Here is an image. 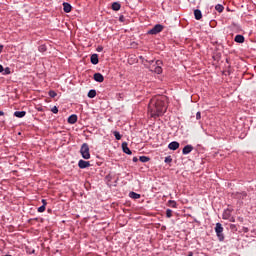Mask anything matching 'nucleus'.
<instances>
[{"label": "nucleus", "mask_w": 256, "mask_h": 256, "mask_svg": "<svg viewBox=\"0 0 256 256\" xmlns=\"http://www.w3.org/2000/svg\"><path fill=\"white\" fill-rule=\"evenodd\" d=\"M27 115V112L25 111H15L14 117H18V119H22V117H25Z\"/></svg>", "instance_id": "f3484780"}, {"label": "nucleus", "mask_w": 256, "mask_h": 256, "mask_svg": "<svg viewBox=\"0 0 256 256\" xmlns=\"http://www.w3.org/2000/svg\"><path fill=\"white\" fill-rule=\"evenodd\" d=\"M51 111H52V113L57 114V113H59V108H57V106H54L51 108Z\"/></svg>", "instance_id": "bb28decb"}, {"label": "nucleus", "mask_w": 256, "mask_h": 256, "mask_svg": "<svg viewBox=\"0 0 256 256\" xmlns=\"http://www.w3.org/2000/svg\"><path fill=\"white\" fill-rule=\"evenodd\" d=\"M163 29H165V26L156 24L152 29L148 31V35H158V33H161Z\"/></svg>", "instance_id": "39448f33"}, {"label": "nucleus", "mask_w": 256, "mask_h": 256, "mask_svg": "<svg viewBox=\"0 0 256 256\" xmlns=\"http://www.w3.org/2000/svg\"><path fill=\"white\" fill-rule=\"evenodd\" d=\"M39 51H40L41 53H44V51H47V48H46L45 46H40V47H39Z\"/></svg>", "instance_id": "c85d7f7f"}, {"label": "nucleus", "mask_w": 256, "mask_h": 256, "mask_svg": "<svg viewBox=\"0 0 256 256\" xmlns=\"http://www.w3.org/2000/svg\"><path fill=\"white\" fill-rule=\"evenodd\" d=\"M173 159H171V156H168L165 158V163H171Z\"/></svg>", "instance_id": "7c9ffc66"}, {"label": "nucleus", "mask_w": 256, "mask_h": 256, "mask_svg": "<svg viewBox=\"0 0 256 256\" xmlns=\"http://www.w3.org/2000/svg\"><path fill=\"white\" fill-rule=\"evenodd\" d=\"M191 151H193V145L188 144V145L184 146V148L182 149V155H189V153H191Z\"/></svg>", "instance_id": "6e6552de"}, {"label": "nucleus", "mask_w": 256, "mask_h": 256, "mask_svg": "<svg viewBox=\"0 0 256 256\" xmlns=\"http://www.w3.org/2000/svg\"><path fill=\"white\" fill-rule=\"evenodd\" d=\"M166 217H167L168 219H171V217H173V210L167 209V210H166Z\"/></svg>", "instance_id": "a878e982"}, {"label": "nucleus", "mask_w": 256, "mask_h": 256, "mask_svg": "<svg viewBox=\"0 0 256 256\" xmlns=\"http://www.w3.org/2000/svg\"><path fill=\"white\" fill-rule=\"evenodd\" d=\"M215 233L218 237V241H225V235L223 234V225L221 223H216Z\"/></svg>", "instance_id": "7ed1b4c3"}, {"label": "nucleus", "mask_w": 256, "mask_h": 256, "mask_svg": "<svg viewBox=\"0 0 256 256\" xmlns=\"http://www.w3.org/2000/svg\"><path fill=\"white\" fill-rule=\"evenodd\" d=\"M154 61L152 60V61H150V63H153Z\"/></svg>", "instance_id": "37998d69"}, {"label": "nucleus", "mask_w": 256, "mask_h": 256, "mask_svg": "<svg viewBox=\"0 0 256 256\" xmlns=\"http://www.w3.org/2000/svg\"><path fill=\"white\" fill-rule=\"evenodd\" d=\"M88 97H89V99H95V97H97V91L95 89H91L88 92Z\"/></svg>", "instance_id": "a211bd4d"}, {"label": "nucleus", "mask_w": 256, "mask_h": 256, "mask_svg": "<svg viewBox=\"0 0 256 256\" xmlns=\"http://www.w3.org/2000/svg\"><path fill=\"white\" fill-rule=\"evenodd\" d=\"M94 81H96L97 83H103V81H105V77H103V74L101 73H95Z\"/></svg>", "instance_id": "1a4fd4ad"}, {"label": "nucleus", "mask_w": 256, "mask_h": 256, "mask_svg": "<svg viewBox=\"0 0 256 256\" xmlns=\"http://www.w3.org/2000/svg\"><path fill=\"white\" fill-rule=\"evenodd\" d=\"M139 161H141V163H148V161H150V158L147 156H140Z\"/></svg>", "instance_id": "5701e85b"}, {"label": "nucleus", "mask_w": 256, "mask_h": 256, "mask_svg": "<svg viewBox=\"0 0 256 256\" xmlns=\"http://www.w3.org/2000/svg\"><path fill=\"white\" fill-rule=\"evenodd\" d=\"M5 115V112L4 111H0V117Z\"/></svg>", "instance_id": "ea45409f"}, {"label": "nucleus", "mask_w": 256, "mask_h": 256, "mask_svg": "<svg viewBox=\"0 0 256 256\" xmlns=\"http://www.w3.org/2000/svg\"><path fill=\"white\" fill-rule=\"evenodd\" d=\"M122 149L123 153H126V155H132L133 152H131V149H129V146H127V142L122 143Z\"/></svg>", "instance_id": "f8f14e48"}, {"label": "nucleus", "mask_w": 256, "mask_h": 256, "mask_svg": "<svg viewBox=\"0 0 256 256\" xmlns=\"http://www.w3.org/2000/svg\"><path fill=\"white\" fill-rule=\"evenodd\" d=\"M71 9H73V6H71V4H69L67 2L63 3L64 13H71Z\"/></svg>", "instance_id": "ddd939ff"}, {"label": "nucleus", "mask_w": 256, "mask_h": 256, "mask_svg": "<svg viewBox=\"0 0 256 256\" xmlns=\"http://www.w3.org/2000/svg\"><path fill=\"white\" fill-rule=\"evenodd\" d=\"M231 209H226L223 213V219H229L231 217Z\"/></svg>", "instance_id": "412c9836"}, {"label": "nucleus", "mask_w": 256, "mask_h": 256, "mask_svg": "<svg viewBox=\"0 0 256 256\" xmlns=\"http://www.w3.org/2000/svg\"><path fill=\"white\" fill-rule=\"evenodd\" d=\"M120 23H125V16L121 15L119 16Z\"/></svg>", "instance_id": "2f4dec72"}, {"label": "nucleus", "mask_w": 256, "mask_h": 256, "mask_svg": "<svg viewBox=\"0 0 256 256\" xmlns=\"http://www.w3.org/2000/svg\"><path fill=\"white\" fill-rule=\"evenodd\" d=\"M129 197H130L131 199H141V194H138V193H136V192H130V193H129Z\"/></svg>", "instance_id": "aec40b11"}, {"label": "nucleus", "mask_w": 256, "mask_h": 256, "mask_svg": "<svg viewBox=\"0 0 256 256\" xmlns=\"http://www.w3.org/2000/svg\"><path fill=\"white\" fill-rule=\"evenodd\" d=\"M90 61H91L92 65H97L99 63V55L92 54L90 57Z\"/></svg>", "instance_id": "4468645a"}, {"label": "nucleus", "mask_w": 256, "mask_h": 256, "mask_svg": "<svg viewBox=\"0 0 256 256\" xmlns=\"http://www.w3.org/2000/svg\"><path fill=\"white\" fill-rule=\"evenodd\" d=\"M44 211H45V205L38 207V213H44Z\"/></svg>", "instance_id": "cd10ccee"}, {"label": "nucleus", "mask_w": 256, "mask_h": 256, "mask_svg": "<svg viewBox=\"0 0 256 256\" xmlns=\"http://www.w3.org/2000/svg\"><path fill=\"white\" fill-rule=\"evenodd\" d=\"M10 73H11V69H9L8 67L5 68L4 75H9Z\"/></svg>", "instance_id": "c756f323"}, {"label": "nucleus", "mask_w": 256, "mask_h": 256, "mask_svg": "<svg viewBox=\"0 0 256 256\" xmlns=\"http://www.w3.org/2000/svg\"><path fill=\"white\" fill-rule=\"evenodd\" d=\"M77 121V115L72 114L71 116L68 117V123L70 125H75V122Z\"/></svg>", "instance_id": "dca6fc26"}, {"label": "nucleus", "mask_w": 256, "mask_h": 256, "mask_svg": "<svg viewBox=\"0 0 256 256\" xmlns=\"http://www.w3.org/2000/svg\"><path fill=\"white\" fill-rule=\"evenodd\" d=\"M196 119H197V121H199V119H201V112L196 113Z\"/></svg>", "instance_id": "f704fd0d"}, {"label": "nucleus", "mask_w": 256, "mask_h": 256, "mask_svg": "<svg viewBox=\"0 0 256 256\" xmlns=\"http://www.w3.org/2000/svg\"><path fill=\"white\" fill-rule=\"evenodd\" d=\"M3 71H5V69L3 68V65L0 64V73H3Z\"/></svg>", "instance_id": "4c0bfd02"}, {"label": "nucleus", "mask_w": 256, "mask_h": 256, "mask_svg": "<svg viewBox=\"0 0 256 256\" xmlns=\"http://www.w3.org/2000/svg\"><path fill=\"white\" fill-rule=\"evenodd\" d=\"M121 9V4L119 2H113L112 3V10L113 11H119Z\"/></svg>", "instance_id": "6ab92c4d"}, {"label": "nucleus", "mask_w": 256, "mask_h": 256, "mask_svg": "<svg viewBox=\"0 0 256 256\" xmlns=\"http://www.w3.org/2000/svg\"><path fill=\"white\" fill-rule=\"evenodd\" d=\"M132 161H133L134 163H137V162L139 161V159H138L137 157H134V158L132 159Z\"/></svg>", "instance_id": "58836bf2"}, {"label": "nucleus", "mask_w": 256, "mask_h": 256, "mask_svg": "<svg viewBox=\"0 0 256 256\" xmlns=\"http://www.w3.org/2000/svg\"><path fill=\"white\" fill-rule=\"evenodd\" d=\"M42 205H44V207H47V200L42 199Z\"/></svg>", "instance_id": "e433bc0d"}, {"label": "nucleus", "mask_w": 256, "mask_h": 256, "mask_svg": "<svg viewBox=\"0 0 256 256\" xmlns=\"http://www.w3.org/2000/svg\"><path fill=\"white\" fill-rule=\"evenodd\" d=\"M230 221H231L232 223H235V218H231Z\"/></svg>", "instance_id": "a19ab883"}, {"label": "nucleus", "mask_w": 256, "mask_h": 256, "mask_svg": "<svg viewBox=\"0 0 256 256\" xmlns=\"http://www.w3.org/2000/svg\"><path fill=\"white\" fill-rule=\"evenodd\" d=\"M234 41L236 43H245V36L238 34L235 36Z\"/></svg>", "instance_id": "2eb2a0df"}, {"label": "nucleus", "mask_w": 256, "mask_h": 256, "mask_svg": "<svg viewBox=\"0 0 256 256\" xmlns=\"http://www.w3.org/2000/svg\"><path fill=\"white\" fill-rule=\"evenodd\" d=\"M169 203L172 204V207H177V202H175L174 200H170Z\"/></svg>", "instance_id": "473e14b6"}, {"label": "nucleus", "mask_w": 256, "mask_h": 256, "mask_svg": "<svg viewBox=\"0 0 256 256\" xmlns=\"http://www.w3.org/2000/svg\"><path fill=\"white\" fill-rule=\"evenodd\" d=\"M78 167L79 169H87V167H91V163L81 159L78 161Z\"/></svg>", "instance_id": "0eeeda50"}, {"label": "nucleus", "mask_w": 256, "mask_h": 256, "mask_svg": "<svg viewBox=\"0 0 256 256\" xmlns=\"http://www.w3.org/2000/svg\"><path fill=\"white\" fill-rule=\"evenodd\" d=\"M3 49H5V46L0 44V55H1V53H3Z\"/></svg>", "instance_id": "c9c22d12"}, {"label": "nucleus", "mask_w": 256, "mask_h": 256, "mask_svg": "<svg viewBox=\"0 0 256 256\" xmlns=\"http://www.w3.org/2000/svg\"><path fill=\"white\" fill-rule=\"evenodd\" d=\"M162 65L163 61L157 60L155 65L151 66V71H154V73H157V75H161L163 73V68L161 67Z\"/></svg>", "instance_id": "20e7f679"}, {"label": "nucleus", "mask_w": 256, "mask_h": 256, "mask_svg": "<svg viewBox=\"0 0 256 256\" xmlns=\"http://www.w3.org/2000/svg\"><path fill=\"white\" fill-rule=\"evenodd\" d=\"M165 101L166 98L164 96H158L150 100L148 104L150 117L157 119V117L164 115L165 111H167V103Z\"/></svg>", "instance_id": "f257e3e1"}, {"label": "nucleus", "mask_w": 256, "mask_h": 256, "mask_svg": "<svg viewBox=\"0 0 256 256\" xmlns=\"http://www.w3.org/2000/svg\"><path fill=\"white\" fill-rule=\"evenodd\" d=\"M188 256H193V252H189V253H188Z\"/></svg>", "instance_id": "79ce46f5"}, {"label": "nucleus", "mask_w": 256, "mask_h": 256, "mask_svg": "<svg viewBox=\"0 0 256 256\" xmlns=\"http://www.w3.org/2000/svg\"><path fill=\"white\" fill-rule=\"evenodd\" d=\"M194 16L196 21H201V19H203V13L199 9L194 10Z\"/></svg>", "instance_id": "9b49d317"}, {"label": "nucleus", "mask_w": 256, "mask_h": 256, "mask_svg": "<svg viewBox=\"0 0 256 256\" xmlns=\"http://www.w3.org/2000/svg\"><path fill=\"white\" fill-rule=\"evenodd\" d=\"M80 153L84 159H91V153L89 152V144L83 143L80 148Z\"/></svg>", "instance_id": "f03ea898"}, {"label": "nucleus", "mask_w": 256, "mask_h": 256, "mask_svg": "<svg viewBox=\"0 0 256 256\" xmlns=\"http://www.w3.org/2000/svg\"><path fill=\"white\" fill-rule=\"evenodd\" d=\"M113 135L117 141H121V133L119 131H114Z\"/></svg>", "instance_id": "b1692460"}, {"label": "nucleus", "mask_w": 256, "mask_h": 256, "mask_svg": "<svg viewBox=\"0 0 256 256\" xmlns=\"http://www.w3.org/2000/svg\"><path fill=\"white\" fill-rule=\"evenodd\" d=\"M232 197L233 199H238V201H243L247 197V192H233Z\"/></svg>", "instance_id": "423d86ee"}, {"label": "nucleus", "mask_w": 256, "mask_h": 256, "mask_svg": "<svg viewBox=\"0 0 256 256\" xmlns=\"http://www.w3.org/2000/svg\"><path fill=\"white\" fill-rule=\"evenodd\" d=\"M96 51H97L98 53H101V51H103V46H98L97 49H96Z\"/></svg>", "instance_id": "72a5a7b5"}, {"label": "nucleus", "mask_w": 256, "mask_h": 256, "mask_svg": "<svg viewBox=\"0 0 256 256\" xmlns=\"http://www.w3.org/2000/svg\"><path fill=\"white\" fill-rule=\"evenodd\" d=\"M215 9H216V11H218V13H223L225 7H223V5H221V4H217L215 6Z\"/></svg>", "instance_id": "4be33fe9"}, {"label": "nucleus", "mask_w": 256, "mask_h": 256, "mask_svg": "<svg viewBox=\"0 0 256 256\" xmlns=\"http://www.w3.org/2000/svg\"><path fill=\"white\" fill-rule=\"evenodd\" d=\"M49 97H51L52 99H55V97H57V92H55L54 90H50L48 92Z\"/></svg>", "instance_id": "393cba45"}, {"label": "nucleus", "mask_w": 256, "mask_h": 256, "mask_svg": "<svg viewBox=\"0 0 256 256\" xmlns=\"http://www.w3.org/2000/svg\"><path fill=\"white\" fill-rule=\"evenodd\" d=\"M178 148H179V142L177 141L170 142L168 145V149H170V151H177Z\"/></svg>", "instance_id": "9d476101"}]
</instances>
